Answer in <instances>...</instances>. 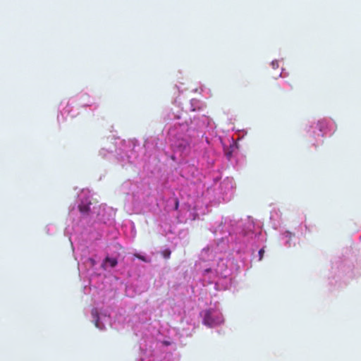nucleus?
Instances as JSON below:
<instances>
[{"label":"nucleus","mask_w":361,"mask_h":361,"mask_svg":"<svg viewBox=\"0 0 361 361\" xmlns=\"http://www.w3.org/2000/svg\"><path fill=\"white\" fill-rule=\"evenodd\" d=\"M203 323L209 327H212L220 324L221 320L214 319L212 316V311L211 310H208L204 313Z\"/></svg>","instance_id":"f257e3e1"},{"label":"nucleus","mask_w":361,"mask_h":361,"mask_svg":"<svg viewBox=\"0 0 361 361\" xmlns=\"http://www.w3.org/2000/svg\"><path fill=\"white\" fill-rule=\"evenodd\" d=\"M92 316L94 320V324H95V326L99 328V329H102L99 326V313L97 312V309H92Z\"/></svg>","instance_id":"f03ea898"},{"label":"nucleus","mask_w":361,"mask_h":361,"mask_svg":"<svg viewBox=\"0 0 361 361\" xmlns=\"http://www.w3.org/2000/svg\"><path fill=\"white\" fill-rule=\"evenodd\" d=\"M78 209L82 214H88L90 210V204H79Z\"/></svg>","instance_id":"7ed1b4c3"},{"label":"nucleus","mask_w":361,"mask_h":361,"mask_svg":"<svg viewBox=\"0 0 361 361\" xmlns=\"http://www.w3.org/2000/svg\"><path fill=\"white\" fill-rule=\"evenodd\" d=\"M109 263L111 267H115L117 265V259L115 258H111L109 257H106L104 261V264Z\"/></svg>","instance_id":"20e7f679"},{"label":"nucleus","mask_w":361,"mask_h":361,"mask_svg":"<svg viewBox=\"0 0 361 361\" xmlns=\"http://www.w3.org/2000/svg\"><path fill=\"white\" fill-rule=\"evenodd\" d=\"M162 255L165 259H169L171 256V250L169 249H166L163 251Z\"/></svg>","instance_id":"39448f33"},{"label":"nucleus","mask_w":361,"mask_h":361,"mask_svg":"<svg viewBox=\"0 0 361 361\" xmlns=\"http://www.w3.org/2000/svg\"><path fill=\"white\" fill-rule=\"evenodd\" d=\"M135 257L143 262H149V260H147L145 257L140 255V254H135Z\"/></svg>","instance_id":"423d86ee"},{"label":"nucleus","mask_w":361,"mask_h":361,"mask_svg":"<svg viewBox=\"0 0 361 361\" xmlns=\"http://www.w3.org/2000/svg\"><path fill=\"white\" fill-rule=\"evenodd\" d=\"M264 248H262L259 251V260H262L264 256Z\"/></svg>","instance_id":"0eeeda50"},{"label":"nucleus","mask_w":361,"mask_h":361,"mask_svg":"<svg viewBox=\"0 0 361 361\" xmlns=\"http://www.w3.org/2000/svg\"><path fill=\"white\" fill-rule=\"evenodd\" d=\"M178 206H179V202H178V200H176V204H175V209L177 210L178 209Z\"/></svg>","instance_id":"6e6552de"},{"label":"nucleus","mask_w":361,"mask_h":361,"mask_svg":"<svg viewBox=\"0 0 361 361\" xmlns=\"http://www.w3.org/2000/svg\"><path fill=\"white\" fill-rule=\"evenodd\" d=\"M210 271H211V269H207L204 270V272H206V273H209Z\"/></svg>","instance_id":"1a4fd4ad"},{"label":"nucleus","mask_w":361,"mask_h":361,"mask_svg":"<svg viewBox=\"0 0 361 361\" xmlns=\"http://www.w3.org/2000/svg\"><path fill=\"white\" fill-rule=\"evenodd\" d=\"M91 262H92V264H94V260H93V259H91Z\"/></svg>","instance_id":"9d476101"}]
</instances>
